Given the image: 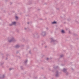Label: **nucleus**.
<instances>
[{
  "mask_svg": "<svg viewBox=\"0 0 79 79\" xmlns=\"http://www.w3.org/2000/svg\"><path fill=\"white\" fill-rule=\"evenodd\" d=\"M27 24H29V22H28L27 23Z\"/></svg>",
  "mask_w": 79,
  "mask_h": 79,
  "instance_id": "nucleus-32",
  "label": "nucleus"
},
{
  "mask_svg": "<svg viewBox=\"0 0 79 79\" xmlns=\"http://www.w3.org/2000/svg\"><path fill=\"white\" fill-rule=\"evenodd\" d=\"M4 62H3L2 61L0 62L1 66H2Z\"/></svg>",
  "mask_w": 79,
  "mask_h": 79,
  "instance_id": "nucleus-11",
  "label": "nucleus"
},
{
  "mask_svg": "<svg viewBox=\"0 0 79 79\" xmlns=\"http://www.w3.org/2000/svg\"><path fill=\"white\" fill-rule=\"evenodd\" d=\"M77 23H78V24H79V22H77Z\"/></svg>",
  "mask_w": 79,
  "mask_h": 79,
  "instance_id": "nucleus-38",
  "label": "nucleus"
},
{
  "mask_svg": "<svg viewBox=\"0 0 79 79\" xmlns=\"http://www.w3.org/2000/svg\"><path fill=\"white\" fill-rule=\"evenodd\" d=\"M68 21H69V20H68Z\"/></svg>",
  "mask_w": 79,
  "mask_h": 79,
  "instance_id": "nucleus-39",
  "label": "nucleus"
},
{
  "mask_svg": "<svg viewBox=\"0 0 79 79\" xmlns=\"http://www.w3.org/2000/svg\"><path fill=\"white\" fill-rule=\"evenodd\" d=\"M52 79H53V78H52Z\"/></svg>",
  "mask_w": 79,
  "mask_h": 79,
  "instance_id": "nucleus-45",
  "label": "nucleus"
},
{
  "mask_svg": "<svg viewBox=\"0 0 79 79\" xmlns=\"http://www.w3.org/2000/svg\"><path fill=\"white\" fill-rule=\"evenodd\" d=\"M51 59H52V58H51Z\"/></svg>",
  "mask_w": 79,
  "mask_h": 79,
  "instance_id": "nucleus-47",
  "label": "nucleus"
},
{
  "mask_svg": "<svg viewBox=\"0 0 79 79\" xmlns=\"http://www.w3.org/2000/svg\"><path fill=\"white\" fill-rule=\"evenodd\" d=\"M7 56H8V55H7Z\"/></svg>",
  "mask_w": 79,
  "mask_h": 79,
  "instance_id": "nucleus-43",
  "label": "nucleus"
},
{
  "mask_svg": "<svg viewBox=\"0 0 79 79\" xmlns=\"http://www.w3.org/2000/svg\"><path fill=\"white\" fill-rule=\"evenodd\" d=\"M17 31L18 32H19V31H18V30H17Z\"/></svg>",
  "mask_w": 79,
  "mask_h": 79,
  "instance_id": "nucleus-36",
  "label": "nucleus"
},
{
  "mask_svg": "<svg viewBox=\"0 0 79 79\" xmlns=\"http://www.w3.org/2000/svg\"><path fill=\"white\" fill-rule=\"evenodd\" d=\"M47 46H45V48H46Z\"/></svg>",
  "mask_w": 79,
  "mask_h": 79,
  "instance_id": "nucleus-41",
  "label": "nucleus"
},
{
  "mask_svg": "<svg viewBox=\"0 0 79 79\" xmlns=\"http://www.w3.org/2000/svg\"><path fill=\"white\" fill-rule=\"evenodd\" d=\"M55 76L56 77H58V76H59V73H58V71H56V74Z\"/></svg>",
  "mask_w": 79,
  "mask_h": 79,
  "instance_id": "nucleus-5",
  "label": "nucleus"
},
{
  "mask_svg": "<svg viewBox=\"0 0 79 79\" xmlns=\"http://www.w3.org/2000/svg\"><path fill=\"white\" fill-rule=\"evenodd\" d=\"M51 42H56V40H53V38H51Z\"/></svg>",
  "mask_w": 79,
  "mask_h": 79,
  "instance_id": "nucleus-3",
  "label": "nucleus"
},
{
  "mask_svg": "<svg viewBox=\"0 0 79 79\" xmlns=\"http://www.w3.org/2000/svg\"><path fill=\"white\" fill-rule=\"evenodd\" d=\"M10 5H12V2H10Z\"/></svg>",
  "mask_w": 79,
  "mask_h": 79,
  "instance_id": "nucleus-25",
  "label": "nucleus"
},
{
  "mask_svg": "<svg viewBox=\"0 0 79 79\" xmlns=\"http://www.w3.org/2000/svg\"><path fill=\"white\" fill-rule=\"evenodd\" d=\"M14 38L12 37L11 39L9 40V42H14Z\"/></svg>",
  "mask_w": 79,
  "mask_h": 79,
  "instance_id": "nucleus-4",
  "label": "nucleus"
},
{
  "mask_svg": "<svg viewBox=\"0 0 79 79\" xmlns=\"http://www.w3.org/2000/svg\"><path fill=\"white\" fill-rule=\"evenodd\" d=\"M15 48H19V47H20V46H19V45H17L15 46Z\"/></svg>",
  "mask_w": 79,
  "mask_h": 79,
  "instance_id": "nucleus-7",
  "label": "nucleus"
},
{
  "mask_svg": "<svg viewBox=\"0 0 79 79\" xmlns=\"http://www.w3.org/2000/svg\"><path fill=\"white\" fill-rule=\"evenodd\" d=\"M25 30H26V31H27L28 30H29V28L28 27L27 28H24Z\"/></svg>",
  "mask_w": 79,
  "mask_h": 79,
  "instance_id": "nucleus-13",
  "label": "nucleus"
},
{
  "mask_svg": "<svg viewBox=\"0 0 79 79\" xmlns=\"http://www.w3.org/2000/svg\"><path fill=\"white\" fill-rule=\"evenodd\" d=\"M56 23H57L55 21H54L52 22V24H56Z\"/></svg>",
  "mask_w": 79,
  "mask_h": 79,
  "instance_id": "nucleus-8",
  "label": "nucleus"
},
{
  "mask_svg": "<svg viewBox=\"0 0 79 79\" xmlns=\"http://www.w3.org/2000/svg\"><path fill=\"white\" fill-rule=\"evenodd\" d=\"M75 36H76V35L75 34H73Z\"/></svg>",
  "mask_w": 79,
  "mask_h": 79,
  "instance_id": "nucleus-22",
  "label": "nucleus"
},
{
  "mask_svg": "<svg viewBox=\"0 0 79 79\" xmlns=\"http://www.w3.org/2000/svg\"><path fill=\"white\" fill-rule=\"evenodd\" d=\"M63 55H60V57L61 58L62 57H63Z\"/></svg>",
  "mask_w": 79,
  "mask_h": 79,
  "instance_id": "nucleus-21",
  "label": "nucleus"
},
{
  "mask_svg": "<svg viewBox=\"0 0 79 79\" xmlns=\"http://www.w3.org/2000/svg\"><path fill=\"white\" fill-rule=\"evenodd\" d=\"M78 55H79V53H78Z\"/></svg>",
  "mask_w": 79,
  "mask_h": 79,
  "instance_id": "nucleus-48",
  "label": "nucleus"
},
{
  "mask_svg": "<svg viewBox=\"0 0 79 79\" xmlns=\"http://www.w3.org/2000/svg\"><path fill=\"white\" fill-rule=\"evenodd\" d=\"M40 20H42V19H40Z\"/></svg>",
  "mask_w": 79,
  "mask_h": 79,
  "instance_id": "nucleus-37",
  "label": "nucleus"
},
{
  "mask_svg": "<svg viewBox=\"0 0 79 79\" xmlns=\"http://www.w3.org/2000/svg\"><path fill=\"white\" fill-rule=\"evenodd\" d=\"M39 35H38V36H37V38H39Z\"/></svg>",
  "mask_w": 79,
  "mask_h": 79,
  "instance_id": "nucleus-23",
  "label": "nucleus"
},
{
  "mask_svg": "<svg viewBox=\"0 0 79 79\" xmlns=\"http://www.w3.org/2000/svg\"><path fill=\"white\" fill-rule=\"evenodd\" d=\"M6 60H8V58L7 57H6Z\"/></svg>",
  "mask_w": 79,
  "mask_h": 79,
  "instance_id": "nucleus-30",
  "label": "nucleus"
},
{
  "mask_svg": "<svg viewBox=\"0 0 79 79\" xmlns=\"http://www.w3.org/2000/svg\"><path fill=\"white\" fill-rule=\"evenodd\" d=\"M19 53V52L18 51L17 52V53Z\"/></svg>",
  "mask_w": 79,
  "mask_h": 79,
  "instance_id": "nucleus-29",
  "label": "nucleus"
},
{
  "mask_svg": "<svg viewBox=\"0 0 79 79\" xmlns=\"http://www.w3.org/2000/svg\"><path fill=\"white\" fill-rule=\"evenodd\" d=\"M40 9H37L38 11H39Z\"/></svg>",
  "mask_w": 79,
  "mask_h": 79,
  "instance_id": "nucleus-24",
  "label": "nucleus"
},
{
  "mask_svg": "<svg viewBox=\"0 0 79 79\" xmlns=\"http://www.w3.org/2000/svg\"><path fill=\"white\" fill-rule=\"evenodd\" d=\"M53 68L54 69H58V68H59V67H58V66H54Z\"/></svg>",
  "mask_w": 79,
  "mask_h": 79,
  "instance_id": "nucleus-6",
  "label": "nucleus"
},
{
  "mask_svg": "<svg viewBox=\"0 0 79 79\" xmlns=\"http://www.w3.org/2000/svg\"><path fill=\"white\" fill-rule=\"evenodd\" d=\"M27 60H26L24 61V63L25 64H26L27 63Z\"/></svg>",
  "mask_w": 79,
  "mask_h": 79,
  "instance_id": "nucleus-15",
  "label": "nucleus"
},
{
  "mask_svg": "<svg viewBox=\"0 0 79 79\" xmlns=\"http://www.w3.org/2000/svg\"><path fill=\"white\" fill-rule=\"evenodd\" d=\"M41 35H42L43 37H45V36L46 35V32L45 31L42 32V33H41Z\"/></svg>",
  "mask_w": 79,
  "mask_h": 79,
  "instance_id": "nucleus-1",
  "label": "nucleus"
},
{
  "mask_svg": "<svg viewBox=\"0 0 79 79\" xmlns=\"http://www.w3.org/2000/svg\"><path fill=\"white\" fill-rule=\"evenodd\" d=\"M69 34H70V32H70V31H69Z\"/></svg>",
  "mask_w": 79,
  "mask_h": 79,
  "instance_id": "nucleus-35",
  "label": "nucleus"
},
{
  "mask_svg": "<svg viewBox=\"0 0 79 79\" xmlns=\"http://www.w3.org/2000/svg\"><path fill=\"white\" fill-rule=\"evenodd\" d=\"M59 9L58 8H57V10H59Z\"/></svg>",
  "mask_w": 79,
  "mask_h": 79,
  "instance_id": "nucleus-44",
  "label": "nucleus"
},
{
  "mask_svg": "<svg viewBox=\"0 0 79 79\" xmlns=\"http://www.w3.org/2000/svg\"><path fill=\"white\" fill-rule=\"evenodd\" d=\"M42 45H43V44H42Z\"/></svg>",
  "mask_w": 79,
  "mask_h": 79,
  "instance_id": "nucleus-42",
  "label": "nucleus"
},
{
  "mask_svg": "<svg viewBox=\"0 0 79 79\" xmlns=\"http://www.w3.org/2000/svg\"><path fill=\"white\" fill-rule=\"evenodd\" d=\"M42 68V69H43V68Z\"/></svg>",
  "mask_w": 79,
  "mask_h": 79,
  "instance_id": "nucleus-46",
  "label": "nucleus"
},
{
  "mask_svg": "<svg viewBox=\"0 0 79 79\" xmlns=\"http://www.w3.org/2000/svg\"><path fill=\"white\" fill-rule=\"evenodd\" d=\"M15 19H18V17L17 16H15Z\"/></svg>",
  "mask_w": 79,
  "mask_h": 79,
  "instance_id": "nucleus-16",
  "label": "nucleus"
},
{
  "mask_svg": "<svg viewBox=\"0 0 79 79\" xmlns=\"http://www.w3.org/2000/svg\"><path fill=\"white\" fill-rule=\"evenodd\" d=\"M47 60H49V58H47Z\"/></svg>",
  "mask_w": 79,
  "mask_h": 79,
  "instance_id": "nucleus-26",
  "label": "nucleus"
},
{
  "mask_svg": "<svg viewBox=\"0 0 79 79\" xmlns=\"http://www.w3.org/2000/svg\"><path fill=\"white\" fill-rule=\"evenodd\" d=\"M34 35V37H35V35Z\"/></svg>",
  "mask_w": 79,
  "mask_h": 79,
  "instance_id": "nucleus-28",
  "label": "nucleus"
},
{
  "mask_svg": "<svg viewBox=\"0 0 79 79\" xmlns=\"http://www.w3.org/2000/svg\"><path fill=\"white\" fill-rule=\"evenodd\" d=\"M6 2H8V0H6Z\"/></svg>",
  "mask_w": 79,
  "mask_h": 79,
  "instance_id": "nucleus-33",
  "label": "nucleus"
},
{
  "mask_svg": "<svg viewBox=\"0 0 79 79\" xmlns=\"http://www.w3.org/2000/svg\"><path fill=\"white\" fill-rule=\"evenodd\" d=\"M46 29H47V30H48V27L46 28Z\"/></svg>",
  "mask_w": 79,
  "mask_h": 79,
  "instance_id": "nucleus-27",
  "label": "nucleus"
},
{
  "mask_svg": "<svg viewBox=\"0 0 79 79\" xmlns=\"http://www.w3.org/2000/svg\"><path fill=\"white\" fill-rule=\"evenodd\" d=\"M35 17H37V15H35Z\"/></svg>",
  "mask_w": 79,
  "mask_h": 79,
  "instance_id": "nucleus-34",
  "label": "nucleus"
},
{
  "mask_svg": "<svg viewBox=\"0 0 79 79\" xmlns=\"http://www.w3.org/2000/svg\"><path fill=\"white\" fill-rule=\"evenodd\" d=\"M29 53H30V54H31V52L30 51H29Z\"/></svg>",
  "mask_w": 79,
  "mask_h": 79,
  "instance_id": "nucleus-20",
  "label": "nucleus"
},
{
  "mask_svg": "<svg viewBox=\"0 0 79 79\" xmlns=\"http://www.w3.org/2000/svg\"><path fill=\"white\" fill-rule=\"evenodd\" d=\"M37 77H35V79H37Z\"/></svg>",
  "mask_w": 79,
  "mask_h": 79,
  "instance_id": "nucleus-31",
  "label": "nucleus"
},
{
  "mask_svg": "<svg viewBox=\"0 0 79 79\" xmlns=\"http://www.w3.org/2000/svg\"><path fill=\"white\" fill-rule=\"evenodd\" d=\"M13 69V68H10V70L11 71V70H12Z\"/></svg>",
  "mask_w": 79,
  "mask_h": 79,
  "instance_id": "nucleus-19",
  "label": "nucleus"
},
{
  "mask_svg": "<svg viewBox=\"0 0 79 79\" xmlns=\"http://www.w3.org/2000/svg\"><path fill=\"white\" fill-rule=\"evenodd\" d=\"M4 77H5V75H2V77H0V79H4Z\"/></svg>",
  "mask_w": 79,
  "mask_h": 79,
  "instance_id": "nucleus-9",
  "label": "nucleus"
},
{
  "mask_svg": "<svg viewBox=\"0 0 79 79\" xmlns=\"http://www.w3.org/2000/svg\"><path fill=\"white\" fill-rule=\"evenodd\" d=\"M44 79H45V77H44Z\"/></svg>",
  "mask_w": 79,
  "mask_h": 79,
  "instance_id": "nucleus-40",
  "label": "nucleus"
},
{
  "mask_svg": "<svg viewBox=\"0 0 79 79\" xmlns=\"http://www.w3.org/2000/svg\"><path fill=\"white\" fill-rule=\"evenodd\" d=\"M61 32H62V34H64V33H65V31H64V30H62L61 31Z\"/></svg>",
  "mask_w": 79,
  "mask_h": 79,
  "instance_id": "nucleus-10",
  "label": "nucleus"
},
{
  "mask_svg": "<svg viewBox=\"0 0 79 79\" xmlns=\"http://www.w3.org/2000/svg\"><path fill=\"white\" fill-rule=\"evenodd\" d=\"M32 4V1H29V3L27 4V5H31Z\"/></svg>",
  "mask_w": 79,
  "mask_h": 79,
  "instance_id": "nucleus-12",
  "label": "nucleus"
},
{
  "mask_svg": "<svg viewBox=\"0 0 79 79\" xmlns=\"http://www.w3.org/2000/svg\"><path fill=\"white\" fill-rule=\"evenodd\" d=\"M68 73H66V76H68Z\"/></svg>",
  "mask_w": 79,
  "mask_h": 79,
  "instance_id": "nucleus-18",
  "label": "nucleus"
},
{
  "mask_svg": "<svg viewBox=\"0 0 79 79\" xmlns=\"http://www.w3.org/2000/svg\"><path fill=\"white\" fill-rule=\"evenodd\" d=\"M20 68L22 70H23V66H20Z\"/></svg>",
  "mask_w": 79,
  "mask_h": 79,
  "instance_id": "nucleus-17",
  "label": "nucleus"
},
{
  "mask_svg": "<svg viewBox=\"0 0 79 79\" xmlns=\"http://www.w3.org/2000/svg\"><path fill=\"white\" fill-rule=\"evenodd\" d=\"M16 22H13L12 23L9 24V26H13V25H16Z\"/></svg>",
  "mask_w": 79,
  "mask_h": 79,
  "instance_id": "nucleus-2",
  "label": "nucleus"
},
{
  "mask_svg": "<svg viewBox=\"0 0 79 79\" xmlns=\"http://www.w3.org/2000/svg\"><path fill=\"white\" fill-rule=\"evenodd\" d=\"M63 71L64 73H66V69H65V68H64V69H63Z\"/></svg>",
  "mask_w": 79,
  "mask_h": 79,
  "instance_id": "nucleus-14",
  "label": "nucleus"
}]
</instances>
